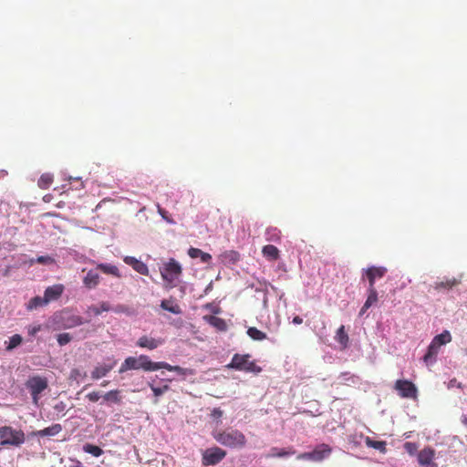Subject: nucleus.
<instances>
[{"instance_id": "42", "label": "nucleus", "mask_w": 467, "mask_h": 467, "mask_svg": "<svg viewBox=\"0 0 467 467\" xmlns=\"http://www.w3.org/2000/svg\"><path fill=\"white\" fill-rule=\"evenodd\" d=\"M31 263H37L40 265H50L54 263V259L48 255H40L37 256L36 259H32Z\"/></svg>"}, {"instance_id": "18", "label": "nucleus", "mask_w": 467, "mask_h": 467, "mask_svg": "<svg viewBox=\"0 0 467 467\" xmlns=\"http://www.w3.org/2000/svg\"><path fill=\"white\" fill-rule=\"evenodd\" d=\"M440 348L441 346L431 340L428 347L427 352L423 357V360L427 366H432L434 363H436Z\"/></svg>"}, {"instance_id": "24", "label": "nucleus", "mask_w": 467, "mask_h": 467, "mask_svg": "<svg viewBox=\"0 0 467 467\" xmlns=\"http://www.w3.org/2000/svg\"><path fill=\"white\" fill-rule=\"evenodd\" d=\"M188 255L191 258H200L202 263H209L212 260L210 254L202 252L199 248L191 247L188 250Z\"/></svg>"}, {"instance_id": "16", "label": "nucleus", "mask_w": 467, "mask_h": 467, "mask_svg": "<svg viewBox=\"0 0 467 467\" xmlns=\"http://www.w3.org/2000/svg\"><path fill=\"white\" fill-rule=\"evenodd\" d=\"M163 339L161 338H153L149 337L147 336L140 337L136 345L140 348H147L150 350H153L157 348L158 347L161 346L163 344Z\"/></svg>"}, {"instance_id": "57", "label": "nucleus", "mask_w": 467, "mask_h": 467, "mask_svg": "<svg viewBox=\"0 0 467 467\" xmlns=\"http://www.w3.org/2000/svg\"><path fill=\"white\" fill-rule=\"evenodd\" d=\"M368 309V308H365V304H364L363 306L361 307L360 311H359V316H363Z\"/></svg>"}, {"instance_id": "41", "label": "nucleus", "mask_w": 467, "mask_h": 467, "mask_svg": "<svg viewBox=\"0 0 467 467\" xmlns=\"http://www.w3.org/2000/svg\"><path fill=\"white\" fill-rule=\"evenodd\" d=\"M110 311H113L116 314H126L128 316L132 314L131 309L129 306L122 304H119L113 307L111 306Z\"/></svg>"}, {"instance_id": "43", "label": "nucleus", "mask_w": 467, "mask_h": 467, "mask_svg": "<svg viewBox=\"0 0 467 467\" xmlns=\"http://www.w3.org/2000/svg\"><path fill=\"white\" fill-rule=\"evenodd\" d=\"M22 343V337L18 334L12 336L9 339L7 349H13Z\"/></svg>"}, {"instance_id": "21", "label": "nucleus", "mask_w": 467, "mask_h": 467, "mask_svg": "<svg viewBox=\"0 0 467 467\" xmlns=\"http://www.w3.org/2000/svg\"><path fill=\"white\" fill-rule=\"evenodd\" d=\"M295 454V451L292 448H282L273 447L270 449L267 457L271 458H287Z\"/></svg>"}, {"instance_id": "53", "label": "nucleus", "mask_w": 467, "mask_h": 467, "mask_svg": "<svg viewBox=\"0 0 467 467\" xmlns=\"http://www.w3.org/2000/svg\"><path fill=\"white\" fill-rule=\"evenodd\" d=\"M292 322L295 325H300V324H302L303 319L299 316H296V317H294Z\"/></svg>"}, {"instance_id": "49", "label": "nucleus", "mask_w": 467, "mask_h": 467, "mask_svg": "<svg viewBox=\"0 0 467 467\" xmlns=\"http://www.w3.org/2000/svg\"><path fill=\"white\" fill-rule=\"evenodd\" d=\"M447 388L448 389H452V388H458V389H462V385L461 382H458L456 379H451L448 384H447Z\"/></svg>"}, {"instance_id": "51", "label": "nucleus", "mask_w": 467, "mask_h": 467, "mask_svg": "<svg viewBox=\"0 0 467 467\" xmlns=\"http://www.w3.org/2000/svg\"><path fill=\"white\" fill-rule=\"evenodd\" d=\"M85 377L86 376V372H84L83 374H81L80 370L79 369H73L71 371V378L77 379L78 377Z\"/></svg>"}, {"instance_id": "45", "label": "nucleus", "mask_w": 467, "mask_h": 467, "mask_svg": "<svg viewBox=\"0 0 467 467\" xmlns=\"http://www.w3.org/2000/svg\"><path fill=\"white\" fill-rule=\"evenodd\" d=\"M404 449L411 456L416 455L418 453V446L414 442H406L404 444Z\"/></svg>"}, {"instance_id": "27", "label": "nucleus", "mask_w": 467, "mask_h": 467, "mask_svg": "<svg viewBox=\"0 0 467 467\" xmlns=\"http://www.w3.org/2000/svg\"><path fill=\"white\" fill-rule=\"evenodd\" d=\"M222 261L223 263L234 264L240 259V254L236 251L230 250L225 251L221 254Z\"/></svg>"}, {"instance_id": "8", "label": "nucleus", "mask_w": 467, "mask_h": 467, "mask_svg": "<svg viewBox=\"0 0 467 467\" xmlns=\"http://www.w3.org/2000/svg\"><path fill=\"white\" fill-rule=\"evenodd\" d=\"M226 456V451L219 447H212L206 449L202 452V464L215 465L219 463Z\"/></svg>"}, {"instance_id": "61", "label": "nucleus", "mask_w": 467, "mask_h": 467, "mask_svg": "<svg viewBox=\"0 0 467 467\" xmlns=\"http://www.w3.org/2000/svg\"><path fill=\"white\" fill-rule=\"evenodd\" d=\"M80 187H81V188H83V187H84V184H83V182H81V183H80Z\"/></svg>"}, {"instance_id": "32", "label": "nucleus", "mask_w": 467, "mask_h": 467, "mask_svg": "<svg viewBox=\"0 0 467 467\" xmlns=\"http://www.w3.org/2000/svg\"><path fill=\"white\" fill-rule=\"evenodd\" d=\"M119 393L120 392L118 389L109 390L105 393L102 398L105 401L119 404L121 402V397Z\"/></svg>"}, {"instance_id": "59", "label": "nucleus", "mask_w": 467, "mask_h": 467, "mask_svg": "<svg viewBox=\"0 0 467 467\" xmlns=\"http://www.w3.org/2000/svg\"><path fill=\"white\" fill-rule=\"evenodd\" d=\"M68 180H70V181H71V180H74V181H80V180H81V178H80V177L73 178V177H71V176H70V177L68 178Z\"/></svg>"}, {"instance_id": "13", "label": "nucleus", "mask_w": 467, "mask_h": 467, "mask_svg": "<svg viewBox=\"0 0 467 467\" xmlns=\"http://www.w3.org/2000/svg\"><path fill=\"white\" fill-rule=\"evenodd\" d=\"M368 280V286L375 287V282L377 278H381L387 273V268L384 266H370L368 269H363Z\"/></svg>"}, {"instance_id": "29", "label": "nucleus", "mask_w": 467, "mask_h": 467, "mask_svg": "<svg viewBox=\"0 0 467 467\" xmlns=\"http://www.w3.org/2000/svg\"><path fill=\"white\" fill-rule=\"evenodd\" d=\"M365 443L368 447L379 451L380 452L386 451V442L381 441H373L369 437L365 438Z\"/></svg>"}, {"instance_id": "7", "label": "nucleus", "mask_w": 467, "mask_h": 467, "mask_svg": "<svg viewBox=\"0 0 467 467\" xmlns=\"http://www.w3.org/2000/svg\"><path fill=\"white\" fill-rule=\"evenodd\" d=\"M26 388L30 391L33 402L37 404L39 395L47 388V381L40 377H33L27 380Z\"/></svg>"}, {"instance_id": "44", "label": "nucleus", "mask_w": 467, "mask_h": 467, "mask_svg": "<svg viewBox=\"0 0 467 467\" xmlns=\"http://www.w3.org/2000/svg\"><path fill=\"white\" fill-rule=\"evenodd\" d=\"M72 339V337L68 333H61L57 335V343L59 346H65L68 344Z\"/></svg>"}, {"instance_id": "4", "label": "nucleus", "mask_w": 467, "mask_h": 467, "mask_svg": "<svg viewBox=\"0 0 467 467\" xmlns=\"http://www.w3.org/2000/svg\"><path fill=\"white\" fill-rule=\"evenodd\" d=\"M161 277L167 282V286L171 288L176 285V281L182 275V265L175 259L171 258L160 269Z\"/></svg>"}, {"instance_id": "33", "label": "nucleus", "mask_w": 467, "mask_h": 467, "mask_svg": "<svg viewBox=\"0 0 467 467\" xmlns=\"http://www.w3.org/2000/svg\"><path fill=\"white\" fill-rule=\"evenodd\" d=\"M366 437L362 433H353L348 436L347 441L352 448H357L361 445L363 441H365Z\"/></svg>"}, {"instance_id": "19", "label": "nucleus", "mask_w": 467, "mask_h": 467, "mask_svg": "<svg viewBox=\"0 0 467 467\" xmlns=\"http://www.w3.org/2000/svg\"><path fill=\"white\" fill-rule=\"evenodd\" d=\"M64 291V285H54L52 286H48L46 288L44 293V297L46 298L47 304L50 301L57 300L59 298V296L62 295Z\"/></svg>"}, {"instance_id": "38", "label": "nucleus", "mask_w": 467, "mask_h": 467, "mask_svg": "<svg viewBox=\"0 0 467 467\" xmlns=\"http://www.w3.org/2000/svg\"><path fill=\"white\" fill-rule=\"evenodd\" d=\"M53 182V175L51 173H44L40 176L37 185L41 189H47Z\"/></svg>"}, {"instance_id": "39", "label": "nucleus", "mask_w": 467, "mask_h": 467, "mask_svg": "<svg viewBox=\"0 0 467 467\" xmlns=\"http://www.w3.org/2000/svg\"><path fill=\"white\" fill-rule=\"evenodd\" d=\"M47 304V302L45 297L35 296L29 301L27 308L32 310L43 306Z\"/></svg>"}, {"instance_id": "36", "label": "nucleus", "mask_w": 467, "mask_h": 467, "mask_svg": "<svg viewBox=\"0 0 467 467\" xmlns=\"http://www.w3.org/2000/svg\"><path fill=\"white\" fill-rule=\"evenodd\" d=\"M368 298L366 300L365 308H369L374 303L378 301V292L375 287H368Z\"/></svg>"}, {"instance_id": "1", "label": "nucleus", "mask_w": 467, "mask_h": 467, "mask_svg": "<svg viewBox=\"0 0 467 467\" xmlns=\"http://www.w3.org/2000/svg\"><path fill=\"white\" fill-rule=\"evenodd\" d=\"M161 368H165L169 371L181 372L182 368L179 366H171L167 362H153L146 355H140L139 357H128L121 364L119 373H124L130 369H143L145 371H156Z\"/></svg>"}, {"instance_id": "52", "label": "nucleus", "mask_w": 467, "mask_h": 467, "mask_svg": "<svg viewBox=\"0 0 467 467\" xmlns=\"http://www.w3.org/2000/svg\"><path fill=\"white\" fill-rule=\"evenodd\" d=\"M223 416V411L219 408H215L212 411V417L214 419H219Z\"/></svg>"}, {"instance_id": "23", "label": "nucleus", "mask_w": 467, "mask_h": 467, "mask_svg": "<svg viewBox=\"0 0 467 467\" xmlns=\"http://www.w3.org/2000/svg\"><path fill=\"white\" fill-rule=\"evenodd\" d=\"M96 269L100 270L101 272H103L106 275H111L116 277L121 276L119 268L116 265H113L111 264H105V263L98 264Z\"/></svg>"}, {"instance_id": "14", "label": "nucleus", "mask_w": 467, "mask_h": 467, "mask_svg": "<svg viewBox=\"0 0 467 467\" xmlns=\"http://www.w3.org/2000/svg\"><path fill=\"white\" fill-rule=\"evenodd\" d=\"M117 360L113 359L109 363H104L102 365H99L95 367V368L91 372V379L94 380H98L103 377H106L110 370L116 366Z\"/></svg>"}, {"instance_id": "55", "label": "nucleus", "mask_w": 467, "mask_h": 467, "mask_svg": "<svg viewBox=\"0 0 467 467\" xmlns=\"http://www.w3.org/2000/svg\"><path fill=\"white\" fill-rule=\"evenodd\" d=\"M73 465L71 467H84L82 462L78 460H71Z\"/></svg>"}, {"instance_id": "60", "label": "nucleus", "mask_w": 467, "mask_h": 467, "mask_svg": "<svg viewBox=\"0 0 467 467\" xmlns=\"http://www.w3.org/2000/svg\"><path fill=\"white\" fill-rule=\"evenodd\" d=\"M107 384H108V381H104V382L101 383V386L105 387V386H107Z\"/></svg>"}, {"instance_id": "46", "label": "nucleus", "mask_w": 467, "mask_h": 467, "mask_svg": "<svg viewBox=\"0 0 467 467\" xmlns=\"http://www.w3.org/2000/svg\"><path fill=\"white\" fill-rule=\"evenodd\" d=\"M150 387L156 397L161 396L165 391L169 389L168 385H164L163 387H156L153 384H150Z\"/></svg>"}, {"instance_id": "28", "label": "nucleus", "mask_w": 467, "mask_h": 467, "mask_svg": "<svg viewBox=\"0 0 467 467\" xmlns=\"http://www.w3.org/2000/svg\"><path fill=\"white\" fill-rule=\"evenodd\" d=\"M247 335L255 341H262L267 338V336L265 332L257 329L254 327H251L247 329Z\"/></svg>"}, {"instance_id": "12", "label": "nucleus", "mask_w": 467, "mask_h": 467, "mask_svg": "<svg viewBox=\"0 0 467 467\" xmlns=\"http://www.w3.org/2000/svg\"><path fill=\"white\" fill-rule=\"evenodd\" d=\"M268 287L273 291H276L277 288L270 283L265 281L261 284L260 287H255V297L262 300L263 309L268 311Z\"/></svg>"}, {"instance_id": "25", "label": "nucleus", "mask_w": 467, "mask_h": 467, "mask_svg": "<svg viewBox=\"0 0 467 467\" xmlns=\"http://www.w3.org/2000/svg\"><path fill=\"white\" fill-rule=\"evenodd\" d=\"M262 253L270 261H275L279 257V250L272 244L265 245Z\"/></svg>"}, {"instance_id": "40", "label": "nucleus", "mask_w": 467, "mask_h": 467, "mask_svg": "<svg viewBox=\"0 0 467 467\" xmlns=\"http://www.w3.org/2000/svg\"><path fill=\"white\" fill-rule=\"evenodd\" d=\"M280 239V232L276 228H267L265 231V240L268 242H276Z\"/></svg>"}, {"instance_id": "26", "label": "nucleus", "mask_w": 467, "mask_h": 467, "mask_svg": "<svg viewBox=\"0 0 467 467\" xmlns=\"http://www.w3.org/2000/svg\"><path fill=\"white\" fill-rule=\"evenodd\" d=\"M111 310V306L109 302L103 301L99 304V306H90L88 308V313H92L95 316H99L102 312H108Z\"/></svg>"}, {"instance_id": "47", "label": "nucleus", "mask_w": 467, "mask_h": 467, "mask_svg": "<svg viewBox=\"0 0 467 467\" xmlns=\"http://www.w3.org/2000/svg\"><path fill=\"white\" fill-rule=\"evenodd\" d=\"M157 208L159 214L161 216L163 220H165L167 223L171 224L175 223V222L168 216V213L164 209H162L159 204L157 205Z\"/></svg>"}, {"instance_id": "58", "label": "nucleus", "mask_w": 467, "mask_h": 467, "mask_svg": "<svg viewBox=\"0 0 467 467\" xmlns=\"http://www.w3.org/2000/svg\"><path fill=\"white\" fill-rule=\"evenodd\" d=\"M6 173H7L6 171L0 170V178L4 177Z\"/></svg>"}, {"instance_id": "54", "label": "nucleus", "mask_w": 467, "mask_h": 467, "mask_svg": "<svg viewBox=\"0 0 467 467\" xmlns=\"http://www.w3.org/2000/svg\"><path fill=\"white\" fill-rule=\"evenodd\" d=\"M40 329H41V326H36V327H32V329L30 330V334L34 336L38 331H40Z\"/></svg>"}, {"instance_id": "31", "label": "nucleus", "mask_w": 467, "mask_h": 467, "mask_svg": "<svg viewBox=\"0 0 467 467\" xmlns=\"http://www.w3.org/2000/svg\"><path fill=\"white\" fill-rule=\"evenodd\" d=\"M207 321L220 331H224L227 328L225 321L220 317L210 316L207 317Z\"/></svg>"}, {"instance_id": "35", "label": "nucleus", "mask_w": 467, "mask_h": 467, "mask_svg": "<svg viewBox=\"0 0 467 467\" xmlns=\"http://www.w3.org/2000/svg\"><path fill=\"white\" fill-rule=\"evenodd\" d=\"M432 341L441 347L451 341V333L448 330H444L442 333L435 336Z\"/></svg>"}, {"instance_id": "6", "label": "nucleus", "mask_w": 467, "mask_h": 467, "mask_svg": "<svg viewBox=\"0 0 467 467\" xmlns=\"http://www.w3.org/2000/svg\"><path fill=\"white\" fill-rule=\"evenodd\" d=\"M331 453V448L325 443L317 445L312 451L304 452L297 456L298 460L321 462Z\"/></svg>"}, {"instance_id": "56", "label": "nucleus", "mask_w": 467, "mask_h": 467, "mask_svg": "<svg viewBox=\"0 0 467 467\" xmlns=\"http://www.w3.org/2000/svg\"><path fill=\"white\" fill-rule=\"evenodd\" d=\"M275 294H276V296L278 297L279 300H283L284 299V296H285V293L282 292V291H278V289L276 291H274Z\"/></svg>"}, {"instance_id": "22", "label": "nucleus", "mask_w": 467, "mask_h": 467, "mask_svg": "<svg viewBox=\"0 0 467 467\" xmlns=\"http://www.w3.org/2000/svg\"><path fill=\"white\" fill-rule=\"evenodd\" d=\"M62 431V426L59 423H55L47 428L37 431L36 435L38 437H52L57 435Z\"/></svg>"}, {"instance_id": "34", "label": "nucleus", "mask_w": 467, "mask_h": 467, "mask_svg": "<svg viewBox=\"0 0 467 467\" xmlns=\"http://www.w3.org/2000/svg\"><path fill=\"white\" fill-rule=\"evenodd\" d=\"M335 338L343 348H347L348 347V334L345 331V327L344 326H341L337 329V331L336 333Z\"/></svg>"}, {"instance_id": "20", "label": "nucleus", "mask_w": 467, "mask_h": 467, "mask_svg": "<svg viewBox=\"0 0 467 467\" xmlns=\"http://www.w3.org/2000/svg\"><path fill=\"white\" fill-rule=\"evenodd\" d=\"M99 282L100 275L96 270H89L83 279V284L89 289L95 288Z\"/></svg>"}, {"instance_id": "48", "label": "nucleus", "mask_w": 467, "mask_h": 467, "mask_svg": "<svg viewBox=\"0 0 467 467\" xmlns=\"http://www.w3.org/2000/svg\"><path fill=\"white\" fill-rule=\"evenodd\" d=\"M102 397L103 395L100 391H93L86 395V398L91 402H96Z\"/></svg>"}, {"instance_id": "3", "label": "nucleus", "mask_w": 467, "mask_h": 467, "mask_svg": "<svg viewBox=\"0 0 467 467\" xmlns=\"http://www.w3.org/2000/svg\"><path fill=\"white\" fill-rule=\"evenodd\" d=\"M26 441L22 430H16L11 426L0 427V445L2 447H20Z\"/></svg>"}, {"instance_id": "5", "label": "nucleus", "mask_w": 467, "mask_h": 467, "mask_svg": "<svg viewBox=\"0 0 467 467\" xmlns=\"http://www.w3.org/2000/svg\"><path fill=\"white\" fill-rule=\"evenodd\" d=\"M229 368L235 370L259 373L262 368L258 367L254 361L250 360V355L234 354L231 362L227 365Z\"/></svg>"}, {"instance_id": "11", "label": "nucleus", "mask_w": 467, "mask_h": 467, "mask_svg": "<svg viewBox=\"0 0 467 467\" xmlns=\"http://www.w3.org/2000/svg\"><path fill=\"white\" fill-rule=\"evenodd\" d=\"M56 318H58V317H56ZM59 319L62 321V327L66 329L73 328L88 322V320H84L81 317L68 312L61 313Z\"/></svg>"}, {"instance_id": "50", "label": "nucleus", "mask_w": 467, "mask_h": 467, "mask_svg": "<svg viewBox=\"0 0 467 467\" xmlns=\"http://www.w3.org/2000/svg\"><path fill=\"white\" fill-rule=\"evenodd\" d=\"M66 403L63 402V401H59L58 403H57L55 406H54V410L57 412H62L65 410L66 409Z\"/></svg>"}, {"instance_id": "10", "label": "nucleus", "mask_w": 467, "mask_h": 467, "mask_svg": "<svg viewBox=\"0 0 467 467\" xmlns=\"http://www.w3.org/2000/svg\"><path fill=\"white\" fill-rule=\"evenodd\" d=\"M395 389L402 398H415L417 394L415 385L408 380H397L395 383Z\"/></svg>"}, {"instance_id": "17", "label": "nucleus", "mask_w": 467, "mask_h": 467, "mask_svg": "<svg viewBox=\"0 0 467 467\" xmlns=\"http://www.w3.org/2000/svg\"><path fill=\"white\" fill-rule=\"evenodd\" d=\"M123 261L128 265L131 266L136 272H138L140 275H149V268L143 262L140 261L134 256H125Z\"/></svg>"}, {"instance_id": "30", "label": "nucleus", "mask_w": 467, "mask_h": 467, "mask_svg": "<svg viewBox=\"0 0 467 467\" xmlns=\"http://www.w3.org/2000/svg\"><path fill=\"white\" fill-rule=\"evenodd\" d=\"M161 307L174 315L182 314L181 307L176 304H172L170 300H162L161 303Z\"/></svg>"}, {"instance_id": "37", "label": "nucleus", "mask_w": 467, "mask_h": 467, "mask_svg": "<svg viewBox=\"0 0 467 467\" xmlns=\"http://www.w3.org/2000/svg\"><path fill=\"white\" fill-rule=\"evenodd\" d=\"M83 451L87 453L91 454L94 457H99L103 454V450L101 448L90 443L84 444Z\"/></svg>"}, {"instance_id": "2", "label": "nucleus", "mask_w": 467, "mask_h": 467, "mask_svg": "<svg viewBox=\"0 0 467 467\" xmlns=\"http://www.w3.org/2000/svg\"><path fill=\"white\" fill-rule=\"evenodd\" d=\"M213 437L217 442L229 448H243L246 444L244 434L234 428L215 430L213 431Z\"/></svg>"}, {"instance_id": "15", "label": "nucleus", "mask_w": 467, "mask_h": 467, "mask_svg": "<svg viewBox=\"0 0 467 467\" xmlns=\"http://www.w3.org/2000/svg\"><path fill=\"white\" fill-rule=\"evenodd\" d=\"M461 280L458 278H444L442 280H438L431 285V286L438 292L449 291L455 285H459Z\"/></svg>"}, {"instance_id": "9", "label": "nucleus", "mask_w": 467, "mask_h": 467, "mask_svg": "<svg viewBox=\"0 0 467 467\" xmlns=\"http://www.w3.org/2000/svg\"><path fill=\"white\" fill-rule=\"evenodd\" d=\"M435 450L431 447H425L417 453L418 463L421 467H438L435 460Z\"/></svg>"}]
</instances>
